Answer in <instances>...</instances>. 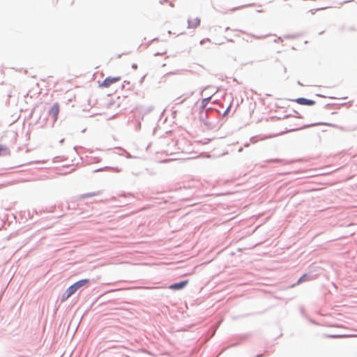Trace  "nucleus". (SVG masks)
<instances>
[{
	"label": "nucleus",
	"instance_id": "obj_1",
	"mask_svg": "<svg viewBox=\"0 0 357 357\" xmlns=\"http://www.w3.org/2000/svg\"><path fill=\"white\" fill-rule=\"evenodd\" d=\"M89 283V279H83L81 280H79L74 283L73 284L70 285L66 291V292L63 294L61 301H66L69 297H70L73 294L75 293V291L81 288L82 287L86 285Z\"/></svg>",
	"mask_w": 357,
	"mask_h": 357
},
{
	"label": "nucleus",
	"instance_id": "obj_2",
	"mask_svg": "<svg viewBox=\"0 0 357 357\" xmlns=\"http://www.w3.org/2000/svg\"><path fill=\"white\" fill-rule=\"evenodd\" d=\"M121 79V77L119 76L107 77L99 84V87L109 88L110 86L119 82Z\"/></svg>",
	"mask_w": 357,
	"mask_h": 357
},
{
	"label": "nucleus",
	"instance_id": "obj_3",
	"mask_svg": "<svg viewBox=\"0 0 357 357\" xmlns=\"http://www.w3.org/2000/svg\"><path fill=\"white\" fill-rule=\"evenodd\" d=\"M201 23L200 19L197 16H190L188 20V28L196 29Z\"/></svg>",
	"mask_w": 357,
	"mask_h": 357
},
{
	"label": "nucleus",
	"instance_id": "obj_4",
	"mask_svg": "<svg viewBox=\"0 0 357 357\" xmlns=\"http://www.w3.org/2000/svg\"><path fill=\"white\" fill-rule=\"evenodd\" d=\"M59 110V105L58 102L54 103L50 109L49 114L53 118L54 121L57 120Z\"/></svg>",
	"mask_w": 357,
	"mask_h": 357
},
{
	"label": "nucleus",
	"instance_id": "obj_5",
	"mask_svg": "<svg viewBox=\"0 0 357 357\" xmlns=\"http://www.w3.org/2000/svg\"><path fill=\"white\" fill-rule=\"evenodd\" d=\"M295 101L302 105H314L315 102L312 100H308L304 98H299L295 100Z\"/></svg>",
	"mask_w": 357,
	"mask_h": 357
},
{
	"label": "nucleus",
	"instance_id": "obj_6",
	"mask_svg": "<svg viewBox=\"0 0 357 357\" xmlns=\"http://www.w3.org/2000/svg\"><path fill=\"white\" fill-rule=\"evenodd\" d=\"M188 283V280L182 281L178 283L173 284L170 286V289H181L183 288Z\"/></svg>",
	"mask_w": 357,
	"mask_h": 357
},
{
	"label": "nucleus",
	"instance_id": "obj_7",
	"mask_svg": "<svg viewBox=\"0 0 357 357\" xmlns=\"http://www.w3.org/2000/svg\"><path fill=\"white\" fill-rule=\"evenodd\" d=\"M307 280V274H304L298 280L297 282V284L304 282V281H306Z\"/></svg>",
	"mask_w": 357,
	"mask_h": 357
},
{
	"label": "nucleus",
	"instance_id": "obj_8",
	"mask_svg": "<svg viewBox=\"0 0 357 357\" xmlns=\"http://www.w3.org/2000/svg\"><path fill=\"white\" fill-rule=\"evenodd\" d=\"M169 34H174V35H181V34H183V31L182 30H176V31H169Z\"/></svg>",
	"mask_w": 357,
	"mask_h": 357
},
{
	"label": "nucleus",
	"instance_id": "obj_9",
	"mask_svg": "<svg viewBox=\"0 0 357 357\" xmlns=\"http://www.w3.org/2000/svg\"><path fill=\"white\" fill-rule=\"evenodd\" d=\"M211 98H204L202 100L203 107H205L209 102Z\"/></svg>",
	"mask_w": 357,
	"mask_h": 357
},
{
	"label": "nucleus",
	"instance_id": "obj_10",
	"mask_svg": "<svg viewBox=\"0 0 357 357\" xmlns=\"http://www.w3.org/2000/svg\"><path fill=\"white\" fill-rule=\"evenodd\" d=\"M351 335H331V337H351Z\"/></svg>",
	"mask_w": 357,
	"mask_h": 357
}]
</instances>
